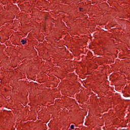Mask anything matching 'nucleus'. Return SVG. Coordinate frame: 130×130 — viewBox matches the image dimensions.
<instances>
[{"label":"nucleus","instance_id":"nucleus-2","mask_svg":"<svg viewBox=\"0 0 130 130\" xmlns=\"http://www.w3.org/2000/svg\"><path fill=\"white\" fill-rule=\"evenodd\" d=\"M74 127H75V125H71L70 126V128H71V129H74Z\"/></svg>","mask_w":130,"mask_h":130},{"label":"nucleus","instance_id":"nucleus-1","mask_svg":"<svg viewBox=\"0 0 130 130\" xmlns=\"http://www.w3.org/2000/svg\"><path fill=\"white\" fill-rule=\"evenodd\" d=\"M21 42L22 43V44H26V43H27V42L26 41H25L24 40H22L21 41Z\"/></svg>","mask_w":130,"mask_h":130}]
</instances>
